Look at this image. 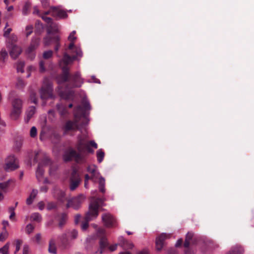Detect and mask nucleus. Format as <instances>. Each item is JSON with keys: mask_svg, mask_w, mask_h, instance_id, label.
<instances>
[{"mask_svg": "<svg viewBox=\"0 0 254 254\" xmlns=\"http://www.w3.org/2000/svg\"><path fill=\"white\" fill-rule=\"evenodd\" d=\"M91 147L97 149V144L94 140L87 141L86 135H79L75 144L77 151L71 148H69L64 154V159L65 162L73 160L77 163H83L87 154L94 152Z\"/></svg>", "mask_w": 254, "mask_h": 254, "instance_id": "1", "label": "nucleus"}, {"mask_svg": "<svg viewBox=\"0 0 254 254\" xmlns=\"http://www.w3.org/2000/svg\"><path fill=\"white\" fill-rule=\"evenodd\" d=\"M68 64H60L62 69V72L57 77V80L59 84L68 82L67 85L68 88H78L81 86L83 81L81 77L80 73L77 71L72 74L69 72Z\"/></svg>", "mask_w": 254, "mask_h": 254, "instance_id": "2", "label": "nucleus"}, {"mask_svg": "<svg viewBox=\"0 0 254 254\" xmlns=\"http://www.w3.org/2000/svg\"><path fill=\"white\" fill-rule=\"evenodd\" d=\"M82 105H78L74 109V121H67L65 125V129L67 131L75 130L79 129L78 123L81 118L85 117L86 111L91 109L88 101L83 100Z\"/></svg>", "mask_w": 254, "mask_h": 254, "instance_id": "3", "label": "nucleus"}, {"mask_svg": "<svg viewBox=\"0 0 254 254\" xmlns=\"http://www.w3.org/2000/svg\"><path fill=\"white\" fill-rule=\"evenodd\" d=\"M104 200L101 198L92 197L89 205L88 211L86 213L84 221L81 224L82 230L88 227V222L96 219L99 215V209L102 206Z\"/></svg>", "mask_w": 254, "mask_h": 254, "instance_id": "4", "label": "nucleus"}, {"mask_svg": "<svg viewBox=\"0 0 254 254\" xmlns=\"http://www.w3.org/2000/svg\"><path fill=\"white\" fill-rule=\"evenodd\" d=\"M71 51L70 53L72 54V56H69L67 52H64L63 58L60 61V64H69L74 60H75L78 57L82 56V52L80 48H78L74 45V41H70L68 48L66 50Z\"/></svg>", "mask_w": 254, "mask_h": 254, "instance_id": "5", "label": "nucleus"}, {"mask_svg": "<svg viewBox=\"0 0 254 254\" xmlns=\"http://www.w3.org/2000/svg\"><path fill=\"white\" fill-rule=\"evenodd\" d=\"M39 157L42 158V159L41 161L38 164L36 175L38 180L40 181L44 174V170L43 169V167L44 166L51 165V161L49 159V157L47 155V154L42 151H39L36 153L34 158V161L37 162L39 160Z\"/></svg>", "mask_w": 254, "mask_h": 254, "instance_id": "6", "label": "nucleus"}, {"mask_svg": "<svg viewBox=\"0 0 254 254\" xmlns=\"http://www.w3.org/2000/svg\"><path fill=\"white\" fill-rule=\"evenodd\" d=\"M97 235L98 237L100 238V254L103 253L105 249H106L107 248H108L110 251L111 252H113L117 249V244L109 246V243L108 242L107 239L105 236V231L104 229L102 228L98 229L97 230Z\"/></svg>", "mask_w": 254, "mask_h": 254, "instance_id": "7", "label": "nucleus"}, {"mask_svg": "<svg viewBox=\"0 0 254 254\" xmlns=\"http://www.w3.org/2000/svg\"><path fill=\"white\" fill-rule=\"evenodd\" d=\"M12 109L10 113L11 118L16 120L19 117L22 112V101L18 98H14L11 103Z\"/></svg>", "mask_w": 254, "mask_h": 254, "instance_id": "8", "label": "nucleus"}, {"mask_svg": "<svg viewBox=\"0 0 254 254\" xmlns=\"http://www.w3.org/2000/svg\"><path fill=\"white\" fill-rule=\"evenodd\" d=\"M81 181V179L77 170L75 168L73 169L69 179L70 190H74L79 186Z\"/></svg>", "mask_w": 254, "mask_h": 254, "instance_id": "9", "label": "nucleus"}, {"mask_svg": "<svg viewBox=\"0 0 254 254\" xmlns=\"http://www.w3.org/2000/svg\"><path fill=\"white\" fill-rule=\"evenodd\" d=\"M19 167L17 159L13 155H11L7 157L4 167V170L7 172L16 170Z\"/></svg>", "mask_w": 254, "mask_h": 254, "instance_id": "10", "label": "nucleus"}, {"mask_svg": "<svg viewBox=\"0 0 254 254\" xmlns=\"http://www.w3.org/2000/svg\"><path fill=\"white\" fill-rule=\"evenodd\" d=\"M53 88L49 82L44 83L40 90V95L42 99H46L53 97Z\"/></svg>", "mask_w": 254, "mask_h": 254, "instance_id": "11", "label": "nucleus"}, {"mask_svg": "<svg viewBox=\"0 0 254 254\" xmlns=\"http://www.w3.org/2000/svg\"><path fill=\"white\" fill-rule=\"evenodd\" d=\"M84 199L83 194H80L77 197L73 198L71 200H69L66 204V208H68L70 207H73L74 209H78Z\"/></svg>", "mask_w": 254, "mask_h": 254, "instance_id": "12", "label": "nucleus"}, {"mask_svg": "<svg viewBox=\"0 0 254 254\" xmlns=\"http://www.w3.org/2000/svg\"><path fill=\"white\" fill-rule=\"evenodd\" d=\"M91 175V180L93 182H96L99 180V189L101 192L104 193L105 192V179L100 176L98 171Z\"/></svg>", "mask_w": 254, "mask_h": 254, "instance_id": "13", "label": "nucleus"}, {"mask_svg": "<svg viewBox=\"0 0 254 254\" xmlns=\"http://www.w3.org/2000/svg\"><path fill=\"white\" fill-rule=\"evenodd\" d=\"M102 219L106 227H112L115 226L116 220L111 214L109 213L103 214Z\"/></svg>", "mask_w": 254, "mask_h": 254, "instance_id": "14", "label": "nucleus"}, {"mask_svg": "<svg viewBox=\"0 0 254 254\" xmlns=\"http://www.w3.org/2000/svg\"><path fill=\"white\" fill-rule=\"evenodd\" d=\"M169 235L162 233L159 235L156 240V248L158 251H161L163 247L164 241L169 237Z\"/></svg>", "mask_w": 254, "mask_h": 254, "instance_id": "15", "label": "nucleus"}, {"mask_svg": "<svg viewBox=\"0 0 254 254\" xmlns=\"http://www.w3.org/2000/svg\"><path fill=\"white\" fill-rule=\"evenodd\" d=\"M39 44V39L38 38H33L32 40L31 43L29 47L27 50V53L29 55V57L31 59L34 58V56L32 53L38 46Z\"/></svg>", "mask_w": 254, "mask_h": 254, "instance_id": "16", "label": "nucleus"}, {"mask_svg": "<svg viewBox=\"0 0 254 254\" xmlns=\"http://www.w3.org/2000/svg\"><path fill=\"white\" fill-rule=\"evenodd\" d=\"M53 42L56 43L55 50L57 52L58 51L60 47L59 37L58 36H54L53 38L48 37L44 39V43L45 45H49Z\"/></svg>", "mask_w": 254, "mask_h": 254, "instance_id": "17", "label": "nucleus"}, {"mask_svg": "<svg viewBox=\"0 0 254 254\" xmlns=\"http://www.w3.org/2000/svg\"><path fill=\"white\" fill-rule=\"evenodd\" d=\"M196 243V239L194 237L193 233L189 232L187 233L184 246L185 248L189 247L190 244H195Z\"/></svg>", "mask_w": 254, "mask_h": 254, "instance_id": "18", "label": "nucleus"}, {"mask_svg": "<svg viewBox=\"0 0 254 254\" xmlns=\"http://www.w3.org/2000/svg\"><path fill=\"white\" fill-rule=\"evenodd\" d=\"M21 48L14 44H11L10 48L9 54L10 57L13 59L17 58L21 54Z\"/></svg>", "mask_w": 254, "mask_h": 254, "instance_id": "19", "label": "nucleus"}, {"mask_svg": "<svg viewBox=\"0 0 254 254\" xmlns=\"http://www.w3.org/2000/svg\"><path fill=\"white\" fill-rule=\"evenodd\" d=\"M60 244L64 249H66L69 246V241L67 238L66 234H63L59 237Z\"/></svg>", "mask_w": 254, "mask_h": 254, "instance_id": "20", "label": "nucleus"}, {"mask_svg": "<svg viewBox=\"0 0 254 254\" xmlns=\"http://www.w3.org/2000/svg\"><path fill=\"white\" fill-rule=\"evenodd\" d=\"M36 112V108L34 106L29 107L26 112V117L25 118L26 122L28 123L30 119L33 117Z\"/></svg>", "mask_w": 254, "mask_h": 254, "instance_id": "21", "label": "nucleus"}, {"mask_svg": "<svg viewBox=\"0 0 254 254\" xmlns=\"http://www.w3.org/2000/svg\"><path fill=\"white\" fill-rule=\"evenodd\" d=\"M53 13L60 18H64L67 16V14L65 11L56 8H53Z\"/></svg>", "mask_w": 254, "mask_h": 254, "instance_id": "22", "label": "nucleus"}, {"mask_svg": "<svg viewBox=\"0 0 254 254\" xmlns=\"http://www.w3.org/2000/svg\"><path fill=\"white\" fill-rule=\"evenodd\" d=\"M244 252V250L241 246H236L231 249L229 254H243Z\"/></svg>", "mask_w": 254, "mask_h": 254, "instance_id": "23", "label": "nucleus"}, {"mask_svg": "<svg viewBox=\"0 0 254 254\" xmlns=\"http://www.w3.org/2000/svg\"><path fill=\"white\" fill-rule=\"evenodd\" d=\"M31 5V3L29 1L25 2L22 8V14L23 15H26L30 13Z\"/></svg>", "mask_w": 254, "mask_h": 254, "instance_id": "24", "label": "nucleus"}, {"mask_svg": "<svg viewBox=\"0 0 254 254\" xmlns=\"http://www.w3.org/2000/svg\"><path fill=\"white\" fill-rule=\"evenodd\" d=\"M56 241L53 239H52L49 242V252L50 253L55 254L56 253Z\"/></svg>", "mask_w": 254, "mask_h": 254, "instance_id": "25", "label": "nucleus"}, {"mask_svg": "<svg viewBox=\"0 0 254 254\" xmlns=\"http://www.w3.org/2000/svg\"><path fill=\"white\" fill-rule=\"evenodd\" d=\"M67 219V215L65 213H62L59 217V226L60 227H62L66 223Z\"/></svg>", "mask_w": 254, "mask_h": 254, "instance_id": "26", "label": "nucleus"}, {"mask_svg": "<svg viewBox=\"0 0 254 254\" xmlns=\"http://www.w3.org/2000/svg\"><path fill=\"white\" fill-rule=\"evenodd\" d=\"M8 185L9 182L0 183V201L3 199L2 192L5 191V190L8 187Z\"/></svg>", "mask_w": 254, "mask_h": 254, "instance_id": "27", "label": "nucleus"}, {"mask_svg": "<svg viewBox=\"0 0 254 254\" xmlns=\"http://www.w3.org/2000/svg\"><path fill=\"white\" fill-rule=\"evenodd\" d=\"M57 199L58 200L62 203L64 202L66 200L65 192L61 190L57 192Z\"/></svg>", "mask_w": 254, "mask_h": 254, "instance_id": "28", "label": "nucleus"}, {"mask_svg": "<svg viewBox=\"0 0 254 254\" xmlns=\"http://www.w3.org/2000/svg\"><path fill=\"white\" fill-rule=\"evenodd\" d=\"M57 109L62 116H64L67 113L66 109L62 105L58 104L56 105Z\"/></svg>", "mask_w": 254, "mask_h": 254, "instance_id": "29", "label": "nucleus"}, {"mask_svg": "<svg viewBox=\"0 0 254 254\" xmlns=\"http://www.w3.org/2000/svg\"><path fill=\"white\" fill-rule=\"evenodd\" d=\"M30 219L32 221L40 222L42 220V217L39 213H34L31 215Z\"/></svg>", "mask_w": 254, "mask_h": 254, "instance_id": "30", "label": "nucleus"}, {"mask_svg": "<svg viewBox=\"0 0 254 254\" xmlns=\"http://www.w3.org/2000/svg\"><path fill=\"white\" fill-rule=\"evenodd\" d=\"M104 152L102 151L101 149H99L97 151V160L99 163H101L102 162L104 158Z\"/></svg>", "mask_w": 254, "mask_h": 254, "instance_id": "31", "label": "nucleus"}, {"mask_svg": "<svg viewBox=\"0 0 254 254\" xmlns=\"http://www.w3.org/2000/svg\"><path fill=\"white\" fill-rule=\"evenodd\" d=\"M8 57L7 52L4 49H1L0 52V61L4 62L5 59Z\"/></svg>", "mask_w": 254, "mask_h": 254, "instance_id": "32", "label": "nucleus"}, {"mask_svg": "<svg viewBox=\"0 0 254 254\" xmlns=\"http://www.w3.org/2000/svg\"><path fill=\"white\" fill-rule=\"evenodd\" d=\"M45 21L49 25V28L53 30H55V24L53 22V19L50 17H48Z\"/></svg>", "mask_w": 254, "mask_h": 254, "instance_id": "33", "label": "nucleus"}, {"mask_svg": "<svg viewBox=\"0 0 254 254\" xmlns=\"http://www.w3.org/2000/svg\"><path fill=\"white\" fill-rule=\"evenodd\" d=\"M9 243H7L3 247L0 249V253L2 254H8Z\"/></svg>", "mask_w": 254, "mask_h": 254, "instance_id": "34", "label": "nucleus"}, {"mask_svg": "<svg viewBox=\"0 0 254 254\" xmlns=\"http://www.w3.org/2000/svg\"><path fill=\"white\" fill-rule=\"evenodd\" d=\"M26 85V83L23 80H22L21 78H18L17 79V81L16 83V86L18 89H23L25 86Z\"/></svg>", "mask_w": 254, "mask_h": 254, "instance_id": "35", "label": "nucleus"}, {"mask_svg": "<svg viewBox=\"0 0 254 254\" xmlns=\"http://www.w3.org/2000/svg\"><path fill=\"white\" fill-rule=\"evenodd\" d=\"M24 66V63L23 62H19L17 64V70L18 72H23V67Z\"/></svg>", "mask_w": 254, "mask_h": 254, "instance_id": "36", "label": "nucleus"}, {"mask_svg": "<svg viewBox=\"0 0 254 254\" xmlns=\"http://www.w3.org/2000/svg\"><path fill=\"white\" fill-rule=\"evenodd\" d=\"M87 170L88 172L91 174L94 173L98 171L97 167L93 165L89 166L87 168Z\"/></svg>", "mask_w": 254, "mask_h": 254, "instance_id": "37", "label": "nucleus"}, {"mask_svg": "<svg viewBox=\"0 0 254 254\" xmlns=\"http://www.w3.org/2000/svg\"><path fill=\"white\" fill-rule=\"evenodd\" d=\"M53 52L51 50L44 52L43 57L44 59H49L53 56Z\"/></svg>", "mask_w": 254, "mask_h": 254, "instance_id": "38", "label": "nucleus"}, {"mask_svg": "<svg viewBox=\"0 0 254 254\" xmlns=\"http://www.w3.org/2000/svg\"><path fill=\"white\" fill-rule=\"evenodd\" d=\"M34 228L35 226L34 225L29 224L26 227V232L27 234H29L33 231Z\"/></svg>", "mask_w": 254, "mask_h": 254, "instance_id": "39", "label": "nucleus"}, {"mask_svg": "<svg viewBox=\"0 0 254 254\" xmlns=\"http://www.w3.org/2000/svg\"><path fill=\"white\" fill-rule=\"evenodd\" d=\"M30 98L31 102H32L34 104H37V99L36 96V93L34 92H32L30 93Z\"/></svg>", "mask_w": 254, "mask_h": 254, "instance_id": "40", "label": "nucleus"}, {"mask_svg": "<svg viewBox=\"0 0 254 254\" xmlns=\"http://www.w3.org/2000/svg\"><path fill=\"white\" fill-rule=\"evenodd\" d=\"M57 207V204L55 202H49L47 206V209L48 210H51L54 209L56 208Z\"/></svg>", "mask_w": 254, "mask_h": 254, "instance_id": "41", "label": "nucleus"}, {"mask_svg": "<svg viewBox=\"0 0 254 254\" xmlns=\"http://www.w3.org/2000/svg\"><path fill=\"white\" fill-rule=\"evenodd\" d=\"M45 62L43 60L40 61L39 63V70L41 72H43L45 71Z\"/></svg>", "mask_w": 254, "mask_h": 254, "instance_id": "42", "label": "nucleus"}, {"mask_svg": "<svg viewBox=\"0 0 254 254\" xmlns=\"http://www.w3.org/2000/svg\"><path fill=\"white\" fill-rule=\"evenodd\" d=\"M33 32V26L32 25H28L26 27V35L29 36Z\"/></svg>", "mask_w": 254, "mask_h": 254, "instance_id": "43", "label": "nucleus"}, {"mask_svg": "<svg viewBox=\"0 0 254 254\" xmlns=\"http://www.w3.org/2000/svg\"><path fill=\"white\" fill-rule=\"evenodd\" d=\"M8 23L7 22L5 24V27L4 28V34H3L4 36L6 37L8 36L9 33L12 31V29L10 28L6 29V27L8 26Z\"/></svg>", "mask_w": 254, "mask_h": 254, "instance_id": "44", "label": "nucleus"}, {"mask_svg": "<svg viewBox=\"0 0 254 254\" xmlns=\"http://www.w3.org/2000/svg\"><path fill=\"white\" fill-rule=\"evenodd\" d=\"M30 136L32 137H34L37 135V128L35 127H31L30 131Z\"/></svg>", "mask_w": 254, "mask_h": 254, "instance_id": "45", "label": "nucleus"}, {"mask_svg": "<svg viewBox=\"0 0 254 254\" xmlns=\"http://www.w3.org/2000/svg\"><path fill=\"white\" fill-rule=\"evenodd\" d=\"M21 244H22V241L21 240H16V249H15V251L14 252V254H16V253H17L19 251Z\"/></svg>", "mask_w": 254, "mask_h": 254, "instance_id": "46", "label": "nucleus"}, {"mask_svg": "<svg viewBox=\"0 0 254 254\" xmlns=\"http://www.w3.org/2000/svg\"><path fill=\"white\" fill-rule=\"evenodd\" d=\"M8 236V233L4 231L0 234V241H3Z\"/></svg>", "mask_w": 254, "mask_h": 254, "instance_id": "47", "label": "nucleus"}, {"mask_svg": "<svg viewBox=\"0 0 254 254\" xmlns=\"http://www.w3.org/2000/svg\"><path fill=\"white\" fill-rule=\"evenodd\" d=\"M76 32L75 31H73L69 35L68 37V39L70 41H74L76 39V37L74 36Z\"/></svg>", "mask_w": 254, "mask_h": 254, "instance_id": "48", "label": "nucleus"}, {"mask_svg": "<svg viewBox=\"0 0 254 254\" xmlns=\"http://www.w3.org/2000/svg\"><path fill=\"white\" fill-rule=\"evenodd\" d=\"M9 212L10 213V215L9 216V219L10 220H12L13 218L15 216V212H14V208L13 207H11L9 208Z\"/></svg>", "mask_w": 254, "mask_h": 254, "instance_id": "49", "label": "nucleus"}, {"mask_svg": "<svg viewBox=\"0 0 254 254\" xmlns=\"http://www.w3.org/2000/svg\"><path fill=\"white\" fill-rule=\"evenodd\" d=\"M70 236L72 239H76L78 235V232L76 230H72L70 232Z\"/></svg>", "mask_w": 254, "mask_h": 254, "instance_id": "50", "label": "nucleus"}, {"mask_svg": "<svg viewBox=\"0 0 254 254\" xmlns=\"http://www.w3.org/2000/svg\"><path fill=\"white\" fill-rule=\"evenodd\" d=\"M40 1L43 7L46 8L49 6V0H40Z\"/></svg>", "mask_w": 254, "mask_h": 254, "instance_id": "51", "label": "nucleus"}, {"mask_svg": "<svg viewBox=\"0 0 254 254\" xmlns=\"http://www.w3.org/2000/svg\"><path fill=\"white\" fill-rule=\"evenodd\" d=\"M38 193V191L36 190H33L32 192L30 193V197H32V198L34 199L37 195V194Z\"/></svg>", "mask_w": 254, "mask_h": 254, "instance_id": "52", "label": "nucleus"}, {"mask_svg": "<svg viewBox=\"0 0 254 254\" xmlns=\"http://www.w3.org/2000/svg\"><path fill=\"white\" fill-rule=\"evenodd\" d=\"M29 247L27 245H24L23 249V254H28Z\"/></svg>", "mask_w": 254, "mask_h": 254, "instance_id": "53", "label": "nucleus"}, {"mask_svg": "<svg viewBox=\"0 0 254 254\" xmlns=\"http://www.w3.org/2000/svg\"><path fill=\"white\" fill-rule=\"evenodd\" d=\"M38 208L40 210H43L45 207V204L43 201H40L38 204Z\"/></svg>", "mask_w": 254, "mask_h": 254, "instance_id": "54", "label": "nucleus"}, {"mask_svg": "<svg viewBox=\"0 0 254 254\" xmlns=\"http://www.w3.org/2000/svg\"><path fill=\"white\" fill-rule=\"evenodd\" d=\"M80 218H81V215L80 214H76L75 216L74 222H75V224H77L79 222V221L80 219Z\"/></svg>", "mask_w": 254, "mask_h": 254, "instance_id": "55", "label": "nucleus"}, {"mask_svg": "<svg viewBox=\"0 0 254 254\" xmlns=\"http://www.w3.org/2000/svg\"><path fill=\"white\" fill-rule=\"evenodd\" d=\"M70 94V93H68L65 95H64V94L63 93H61V96L63 98H64V99L67 100V99H69Z\"/></svg>", "mask_w": 254, "mask_h": 254, "instance_id": "56", "label": "nucleus"}, {"mask_svg": "<svg viewBox=\"0 0 254 254\" xmlns=\"http://www.w3.org/2000/svg\"><path fill=\"white\" fill-rule=\"evenodd\" d=\"M41 236L40 234H37L35 237V241L37 243H39L41 240Z\"/></svg>", "mask_w": 254, "mask_h": 254, "instance_id": "57", "label": "nucleus"}, {"mask_svg": "<svg viewBox=\"0 0 254 254\" xmlns=\"http://www.w3.org/2000/svg\"><path fill=\"white\" fill-rule=\"evenodd\" d=\"M182 243H183V239H180L177 241L175 246L176 247H180L182 245Z\"/></svg>", "mask_w": 254, "mask_h": 254, "instance_id": "58", "label": "nucleus"}, {"mask_svg": "<svg viewBox=\"0 0 254 254\" xmlns=\"http://www.w3.org/2000/svg\"><path fill=\"white\" fill-rule=\"evenodd\" d=\"M33 199H34L33 198L29 196L26 199L27 204L28 205H30V204H32V203L33 202Z\"/></svg>", "mask_w": 254, "mask_h": 254, "instance_id": "59", "label": "nucleus"}, {"mask_svg": "<svg viewBox=\"0 0 254 254\" xmlns=\"http://www.w3.org/2000/svg\"><path fill=\"white\" fill-rule=\"evenodd\" d=\"M22 145L21 142H17L15 144V148L17 150H19Z\"/></svg>", "mask_w": 254, "mask_h": 254, "instance_id": "60", "label": "nucleus"}, {"mask_svg": "<svg viewBox=\"0 0 254 254\" xmlns=\"http://www.w3.org/2000/svg\"><path fill=\"white\" fill-rule=\"evenodd\" d=\"M185 254H193V252L191 251L189 247L186 248Z\"/></svg>", "mask_w": 254, "mask_h": 254, "instance_id": "61", "label": "nucleus"}, {"mask_svg": "<svg viewBox=\"0 0 254 254\" xmlns=\"http://www.w3.org/2000/svg\"><path fill=\"white\" fill-rule=\"evenodd\" d=\"M33 13L37 14H39L40 13V11H39L38 8L37 6H35L33 7Z\"/></svg>", "mask_w": 254, "mask_h": 254, "instance_id": "62", "label": "nucleus"}, {"mask_svg": "<svg viewBox=\"0 0 254 254\" xmlns=\"http://www.w3.org/2000/svg\"><path fill=\"white\" fill-rule=\"evenodd\" d=\"M41 190L43 192H47L48 190V187L46 186H43L41 188Z\"/></svg>", "mask_w": 254, "mask_h": 254, "instance_id": "63", "label": "nucleus"}, {"mask_svg": "<svg viewBox=\"0 0 254 254\" xmlns=\"http://www.w3.org/2000/svg\"><path fill=\"white\" fill-rule=\"evenodd\" d=\"M89 180H91V176H89L88 174H86L85 175V182L88 181Z\"/></svg>", "mask_w": 254, "mask_h": 254, "instance_id": "64", "label": "nucleus"}]
</instances>
